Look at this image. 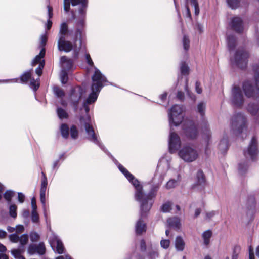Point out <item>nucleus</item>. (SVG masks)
I'll list each match as a JSON object with an SVG mask.
<instances>
[{
    "label": "nucleus",
    "instance_id": "nucleus-60",
    "mask_svg": "<svg viewBox=\"0 0 259 259\" xmlns=\"http://www.w3.org/2000/svg\"><path fill=\"white\" fill-rule=\"evenodd\" d=\"M25 196L24 194H23L22 193H18V201L20 203H23L24 201Z\"/></svg>",
    "mask_w": 259,
    "mask_h": 259
},
{
    "label": "nucleus",
    "instance_id": "nucleus-1",
    "mask_svg": "<svg viewBox=\"0 0 259 259\" xmlns=\"http://www.w3.org/2000/svg\"><path fill=\"white\" fill-rule=\"evenodd\" d=\"M70 3L73 6L80 4L78 14L73 10L71 11L72 18L76 20L75 23V40L74 45L69 41L66 40V37L59 38L58 48L59 51L69 52L74 49L75 55H77L81 47L83 38L85 35V20L87 0H64V10L68 12L70 10Z\"/></svg>",
    "mask_w": 259,
    "mask_h": 259
},
{
    "label": "nucleus",
    "instance_id": "nucleus-49",
    "mask_svg": "<svg viewBox=\"0 0 259 259\" xmlns=\"http://www.w3.org/2000/svg\"><path fill=\"white\" fill-rule=\"evenodd\" d=\"M240 250V246H236L234 247L233 253L232 256V259H238V253Z\"/></svg>",
    "mask_w": 259,
    "mask_h": 259
},
{
    "label": "nucleus",
    "instance_id": "nucleus-6",
    "mask_svg": "<svg viewBox=\"0 0 259 259\" xmlns=\"http://www.w3.org/2000/svg\"><path fill=\"white\" fill-rule=\"evenodd\" d=\"M250 54L249 51L245 48H238L235 52L231 59L232 62L238 67L245 68L248 62Z\"/></svg>",
    "mask_w": 259,
    "mask_h": 259
},
{
    "label": "nucleus",
    "instance_id": "nucleus-58",
    "mask_svg": "<svg viewBox=\"0 0 259 259\" xmlns=\"http://www.w3.org/2000/svg\"><path fill=\"white\" fill-rule=\"evenodd\" d=\"M85 58H86V60H87V62L88 64L91 66H93L94 63H93V61L92 60L91 57L89 54H87L85 55Z\"/></svg>",
    "mask_w": 259,
    "mask_h": 259
},
{
    "label": "nucleus",
    "instance_id": "nucleus-15",
    "mask_svg": "<svg viewBox=\"0 0 259 259\" xmlns=\"http://www.w3.org/2000/svg\"><path fill=\"white\" fill-rule=\"evenodd\" d=\"M29 79L30 80L31 88H32L33 90L36 91L39 87V83L38 82V80L39 79V77H38L36 80L34 78H31V73L30 71L25 72L21 76V81L23 83L27 82Z\"/></svg>",
    "mask_w": 259,
    "mask_h": 259
},
{
    "label": "nucleus",
    "instance_id": "nucleus-28",
    "mask_svg": "<svg viewBox=\"0 0 259 259\" xmlns=\"http://www.w3.org/2000/svg\"><path fill=\"white\" fill-rule=\"evenodd\" d=\"M24 250L23 249H17L12 250L11 252L15 258L21 259V258H24L22 256V254L24 252Z\"/></svg>",
    "mask_w": 259,
    "mask_h": 259
},
{
    "label": "nucleus",
    "instance_id": "nucleus-40",
    "mask_svg": "<svg viewBox=\"0 0 259 259\" xmlns=\"http://www.w3.org/2000/svg\"><path fill=\"white\" fill-rule=\"evenodd\" d=\"M36 248L37 249V251L38 254L42 255L45 253L46 248L43 243L41 242L38 245H36Z\"/></svg>",
    "mask_w": 259,
    "mask_h": 259
},
{
    "label": "nucleus",
    "instance_id": "nucleus-46",
    "mask_svg": "<svg viewBox=\"0 0 259 259\" xmlns=\"http://www.w3.org/2000/svg\"><path fill=\"white\" fill-rule=\"evenodd\" d=\"M170 245V241L168 239H162L160 241V246L164 249H167Z\"/></svg>",
    "mask_w": 259,
    "mask_h": 259
},
{
    "label": "nucleus",
    "instance_id": "nucleus-50",
    "mask_svg": "<svg viewBox=\"0 0 259 259\" xmlns=\"http://www.w3.org/2000/svg\"><path fill=\"white\" fill-rule=\"evenodd\" d=\"M183 47L185 50H187L189 48L190 41L188 38L186 36H184L183 40Z\"/></svg>",
    "mask_w": 259,
    "mask_h": 259
},
{
    "label": "nucleus",
    "instance_id": "nucleus-56",
    "mask_svg": "<svg viewBox=\"0 0 259 259\" xmlns=\"http://www.w3.org/2000/svg\"><path fill=\"white\" fill-rule=\"evenodd\" d=\"M158 253L156 251H152L149 254L150 257L151 259H155L158 257Z\"/></svg>",
    "mask_w": 259,
    "mask_h": 259
},
{
    "label": "nucleus",
    "instance_id": "nucleus-63",
    "mask_svg": "<svg viewBox=\"0 0 259 259\" xmlns=\"http://www.w3.org/2000/svg\"><path fill=\"white\" fill-rule=\"evenodd\" d=\"M247 165H245L244 167V166H243V165L241 163H240L239 164V170L240 172H243L244 171H245L247 169Z\"/></svg>",
    "mask_w": 259,
    "mask_h": 259
},
{
    "label": "nucleus",
    "instance_id": "nucleus-12",
    "mask_svg": "<svg viewBox=\"0 0 259 259\" xmlns=\"http://www.w3.org/2000/svg\"><path fill=\"white\" fill-rule=\"evenodd\" d=\"M45 55V49L42 48L39 54L37 55L32 61L31 64L35 66L37 64H39L38 67L35 69V72L38 76H40L42 74V70L44 67L45 61L43 58Z\"/></svg>",
    "mask_w": 259,
    "mask_h": 259
},
{
    "label": "nucleus",
    "instance_id": "nucleus-38",
    "mask_svg": "<svg viewBox=\"0 0 259 259\" xmlns=\"http://www.w3.org/2000/svg\"><path fill=\"white\" fill-rule=\"evenodd\" d=\"M206 105L204 103H200L197 106V110L201 116H203L205 114Z\"/></svg>",
    "mask_w": 259,
    "mask_h": 259
},
{
    "label": "nucleus",
    "instance_id": "nucleus-39",
    "mask_svg": "<svg viewBox=\"0 0 259 259\" xmlns=\"http://www.w3.org/2000/svg\"><path fill=\"white\" fill-rule=\"evenodd\" d=\"M187 2H189L191 5L194 7L195 9V14L196 15H197L199 13V8L198 6V4L197 0H187Z\"/></svg>",
    "mask_w": 259,
    "mask_h": 259
},
{
    "label": "nucleus",
    "instance_id": "nucleus-27",
    "mask_svg": "<svg viewBox=\"0 0 259 259\" xmlns=\"http://www.w3.org/2000/svg\"><path fill=\"white\" fill-rule=\"evenodd\" d=\"M60 131L62 136L66 139L69 136V127L66 124H62L60 126Z\"/></svg>",
    "mask_w": 259,
    "mask_h": 259
},
{
    "label": "nucleus",
    "instance_id": "nucleus-22",
    "mask_svg": "<svg viewBox=\"0 0 259 259\" xmlns=\"http://www.w3.org/2000/svg\"><path fill=\"white\" fill-rule=\"evenodd\" d=\"M51 244L52 247L56 245V251L59 254H62L63 253L64 249L63 244L57 237H55L54 240L51 242Z\"/></svg>",
    "mask_w": 259,
    "mask_h": 259
},
{
    "label": "nucleus",
    "instance_id": "nucleus-29",
    "mask_svg": "<svg viewBox=\"0 0 259 259\" xmlns=\"http://www.w3.org/2000/svg\"><path fill=\"white\" fill-rule=\"evenodd\" d=\"M247 110L251 114L255 115L258 110V107L256 104H249L248 105Z\"/></svg>",
    "mask_w": 259,
    "mask_h": 259
},
{
    "label": "nucleus",
    "instance_id": "nucleus-11",
    "mask_svg": "<svg viewBox=\"0 0 259 259\" xmlns=\"http://www.w3.org/2000/svg\"><path fill=\"white\" fill-rule=\"evenodd\" d=\"M181 144V141L179 135L172 132L170 129L169 137V149L171 153H174L178 150Z\"/></svg>",
    "mask_w": 259,
    "mask_h": 259
},
{
    "label": "nucleus",
    "instance_id": "nucleus-9",
    "mask_svg": "<svg viewBox=\"0 0 259 259\" xmlns=\"http://www.w3.org/2000/svg\"><path fill=\"white\" fill-rule=\"evenodd\" d=\"M258 153L257 140L255 137H253L247 149L244 151V154L246 158L254 160L257 156Z\"/></svg>",
    "mask_w": 259,
    "mask_h": 259
},
{
    "label": "nucleus",
    "instance_id": "nucleus-31",
    "mask_svg": "<svg viewBox=\"0 0 259 259\" xmlns=\"http://www.w3.org/2000/svg\"><path fill=\"white\" fill-rule=\"evenodd\" d=\"M58 116L60 119L68 118V114L66 111L61 108H58L57 110Z\"/></svg>",
    "mask_w": 259,
    "mask_h": 259
},
{
    "label": "nucleus",
    "instance_id": "nucleus-13",
    "mask_svg": "<svg viewBox=\"0 0 259 259\" xmlns=\"http://www.w3.org/2000/svg\"><path fill=\"white\" fill-rule=\"evenodd\" d=\"M232 102L236 106H241L244 102L243 96L240 88L234 87L232 90Z\"/></svg>",
    "mask_w": 259,
    "mask_h": 259
},
{
    "label": "nucleus",
    "instance_id": "nucleus-30",
    "mask_svg": "<svg viewBox=\"0 0 259 259\" xmlns=\"http://www.w3.org/2000/svg\"><path fill=\"white\" fill-rule=\"evenodd\" d=\"M171 202H166L162 205L160 209L163 212H168L171 209Z\"/></svg>",
    "mask_w": 259,
    "mask_h": 259
},
{
    "label": "nucleus",
    "instance_id": "nucleus-48",
    "mask_svg": "<svg viewBox=\"0 0 259 259\" xmlns=\"http://www.w3.org/2000/svg\"><path fill=\"white\" fill-rule=\"evenodd\" d=\"M37 250L36 245H30L28 248V252L30 254H33L34 253H37Z\"/></svg>",
    "mask_w": 259,
    "mask_h": 259
},
{
    "label": "nucleus",
    "instance_id": "nucleus-41",
    "mask_svg": "<svg viewBox=\"0 0 259 259\" xmlns=\"http://www.w3.org/2000/svg\"><path fill=\"white\" fill-rule=\"evenodd\" d=\"M15 193L14 191L7 190L4 194L5 199L9 202H10L11 198L13 197Z\"/></svg>",
    "mask_w": 259,
    "mask_h": 259
},
{
    "label": "nucleus",
    "instance_id": "nucleus-55",
    "mask_svg": "<svg viewBox=\"0 0 259 259\" xmlns=\"http://www.w3.org/2000/svg\"><path fill=\"white\" fill-rule=\"evenodd\" d=\"M249 259H255L253 248L251 246L249 247Z\"/></svg>",
    "mask_w": 259,
    "mask_h": 259
},
{
    "label": "nucleus",
    "instance_id": "nucleus-47",
    "mask_svg": "<svg viewBox=\"0 0 259 259\" xmlns=\"http://www.w3.org/2000/svg\"><path fill=\"white\" fill-rule=\"evenodd\" d=\"M54 92L58 97H61L64 95V93L62 89L59 87H55L54 88Z\"/></svg>",
    "mask_w": 259,
    "mask_h": 259
},
{
    "label": "nucleus",
    "instance_id": "nucleus-36",
    "mask_svg": "<svg viewBox=\"0 0 259 259\" xmlns=\"http://www.w3.org/2000/svg\"><path fill=\"white\" fill-rule=\"evenodd\" d=\"M178 184V181L174 179L170 180L166 184L165 187L167 189H170L175 188Z\"/></svg>",
    "mask_w": 259,
    "mask_h": 259
},
{
    "label": "nucleus",
    "instance_id": "nucleus-43",
    "mask_svg": "<svg viewBox=\"0 0 259 259\" xmlns=\"http://www.w3.org/2000/svg\"><path fill=\"white\" fill-rule=\"evenodd\" d=\"M17 207L15 205H11L9 208L10 214L13 218H16L17 217Z\"/></svg>",
    "mask_w": 259,
    "mask_h": 259
},
{
    "label": "nucleus",
    "instance_id": "nucleus-45",
    "mask_svg": "<svg viewBox=\"0 0 259 259\" xmlns=\"http://www.w3.org/2000/svg\"><path fill=\"white\" fill-rule=\"evenodd\" d=\"M28 241V236L27 235L23 234L20 237H19V240L20 244L22 245L26 244Z\"/></svg>",
    "mask_w": 259,
    "mask_h": 259
},
{
    "label": "nucleus",
    "instance_id": "nucleus-34",
    "mask_svg": "<svg viewBox=\"0 0 259 259\" xmlns=\"http://www.w3.org/2000/svg\"><path fill=\"white\" fill-rule=\"evenodd\" d=\"M47 187H41L40 190V201L43 204L44 206L45 205L46 201V191Z\"/></svg>",
    "mask_w": 259,
    "mask_h": 259
},
{
    "label": "nucleus",
    "instance_id": "nucleus-21",
    "mask_svg": "<svg viewBox=\"0 0 259 259\" xmlns=\"http://www.w3.org/2000/svg\"><path fill=\"white\" fill-rule=\"evenodd\" d=\"M167 222L169 227L176 229L178 230L181 227L180 219L176 217L168 218Z\"/></svg>",
    "mask_w": 259,
    "mask_h": 259
},
{
    "label": "nucleus",
    "instance_id": "nucleus-26",
    "mask_svg": "<svg viewBox=\"0 0 259 259\" xmlns=\"http://www.w3.org/2000/svg\"><path fill=\"white\" fill-rule=\"evenodd\" d=\"M202 238L203 239L204 244L205 245H208L210 242V239L212 236V232L210 230L204 231L202 235Z\"/></svg>",
    "mask_w": 259,
    "mask_h": 259
},
{
    "label": "nucleus",
    "instance_id": "nucleus-23",
    "mask_svg": "<svg viewBox=\"0 0 259 259\" xmlns=\"http://www.w3.org/2000/svg\"><path fill=\"white\" fill-rule=\"evenodd\" d=\"M69 34L68 26L66 23H62L60 27L59 32V38L66 37V35Z\"/></svg>",
    "mask_w": 259,
    "mask_h": 259
},
{
    "label": "nucleus",
    "instance_id": "nucleus-62",
    "mask_svg": "<svg viewBox=\"0 0 259 259\" xmlns=\"http://www.w3.org/2000/svg\"><path fill=\"white\" fill-rule=\"evenodd\" d=\"M200 83L197 81L195 84V89L196 91L198 94H201L202 93V89L200 88Z\"/></svg>",
    "mask_w": 259,
    "mask_h": 259
},
{
    "label": "nucleus",
    "instance_id": "nucleus-37",
    "mask_svg": "<svg viewBox=\"0 0 259 259\" xmlns=\"http://www.w3.org/2000/svg\"><path fill=\"white\" fill-rule=\"evenodd\" d=\"M61 81L63 84L67 83L68 81V74L67 71L62 70L60 73Z\"/></svg>",
    "mask_w": 259,
    "mask_h": 259
},
{
    "label": "nucleus",
    "instance_id": "nucleus-10",
    "mask_svg": "<svg viewBox=\"0 0 259 259\" xmlns=\"http://www.w3.org/2000/svg\"><path fill=\"white\" fill-rule=\"evenodd\" d=\"M183 130L185 134L190 139H195L198 135V130L193 121L191 120L186 121L183 125Z\"/></svg>",
    "mask_w": 259,
    "mask_h": 259
},
{
    "label": "nucleus",
    "instance_id": "nucleus-53",
    "mask_svg": "<svg viewBox=\"0 0 259 259\" xmlns=\"http://www.w3.org/2000/svg\"><path fill=\"white\" fill-rule=\"evenodd\" d=\"M32 221L34 223H36L38 221V215L36 210L32 211Z\"/></svg>",
    "mask_w": 259,
    "mask_h": 259
},
{
    "label": "nucleus",
    "instance_id": "nucleus-3",
    "mask_svg": "<svg viewBox=\"0 0 259 259\" xmlns=\"http://www.w3.org/2000/svg\"><path fill=\"white\" fill-rule=\"evenodd\" d=\"M118 167L120 171L135 187V199L137 201L141 203V218L136 224V233L141 234L146 231V228L145 223L142 220V218L146 215V213L148 212L151 208L152 205V199L156 196V192L159 188V186L153 187L149 194L145 195L143 193L142 187L139 184V182L138 180L121 164H119Z\"/></svg>",
    "mask_w": 259,
    "mask_h": 259
},
{
    "label": "nucleus",
    "instance_id": "nucleus-20",
    "mask_svg": "<svg viewBox=\"0 0 259 259\" xmlns=\"http://www.w3.org/2000/svg\"><path fill=\"white\" fill-rule=\"evenodd\" d=\"M185 242L182 237L178 236L175 241V246L178 251H183L185 247Z\"/></svg>",
    "mask_w": 259,
    "mask_h": 259
},
{
    "label": "nucleus",
    "instance_id": "nucleus-24",
    "mask_svg": "<svg viewBox=\"0 0 259 259\" xmlns=\"http://www.w3.org/2000/svg\"><path fill=\"white\" fill-rule=\"evenodd\" d=\"M227 45L230 51L235 48L236 44V38L234 35H228L227 38Z\"/></svg>",
    "mask_w": 259,
    "mask_h": 259
},
{
    "label": "nucleus",
    "instance_id": "nucleus-33",
    "mask_svg": "<svg viewBox=\"0 0 259 259\" xmlns=\"http://www.w3.org/2000/svg\"><path fill=\"white\" fill-rule=\"evenodd\" d=\"M203 132L204 133V136H205L206 138L208 139L210 137L211 134L210 130L208 127V125L207 122L204 121V125L203 127Z\"/></svg>",
    "mask_w": 259,
    "mask_h": 259
},
{
    "label": "nucleus",
    "instance_id": "nucleus-57",
    "mask_svg": "<svg viewBox=\"0 0 259 259\" xmlns=\"http://www.w3.org/2000/svg\"><path fill=\"white\" fill-rule=\"evenodd\" d=\"M40 39H41V42H40L41 46L44 47L46 45L47 40V35L46 34L42 35L41 36Z\"/></svg>",
    "mask_w": 259,
    "mask_h": 259
},
{
    "label": "nucleus",
    "instance_id": "nucleus-35",
    "mask_svg": "<svg viewBox=\"0 0 259 259\" xmlns=\"http://www.w3.org/2000/svg\"><path fill=\"white\" fill-rule=\"evenodd\" d=\"M227 2L232 9H236L239 6L240 0H227Z\"/></svg>",
    "mask_w": 259,
    "mask_h": 259
},
{
    "label": "nucleus",
    "instance_id": "nucleus-2",
    "mask_svg": "<svg viewBox=\"0 0 259 259\" xmlns=\"http://www.w3.org/2000/svg\"><path fill=\"white\" fill-rule=\"evenodd\" d=\"M94 68L95 72L92 77V93L90 94L88 98L84 103L83 106L86 114L80 117V124L81 128H83L85 130L87 134V138L90 141L98 145L101 147V143L98 139V136L95 133L93 129L91 118L88 114L90 109L87 104H92L96 101L99 92L104 84L107 85L105 83L107 81L106 77L103 75L100 71L96 67Z\"/></svg>",
    "mask_w": 259,
    "mask_h": 259
},
{
    "label": "nucleus",
    "instance_id": "nucleus-54",
    "mask_svg": "<svg viewBox=\"0 0 259 259\" xmlns=\"http://www.w3.org/2000/svg\"><path fill=\"white\" fill-rule=\"evenodd\" d=\"M215 214H216V212L214 211L207 212L205 213V219L210 220L212 217H213L215 215Z\"/></svg>",
    "mask_w": 259,
    "mask_h": 259
},
{
    "label": "nucleus",
    "instance_id": "nucleus-19",
    "mask_svg": "<svg viewBox=\"0 0 259 259\" xmlns=\"http://www.w3.org/2000/svg\"><path fill=\"white\" fill-rule=\"evenodd\" d=\"M169 168V162L168 160L164 158H161L158 164V170L161 171L163 174L168 170Z\"/></svg>",
    "mask_w": 259,
    "mask_h": 259
},
{
    "label": "nucleus",
    "instance_id": "nucleus-8",
    "mask_svg": "<svg viewBox=\"0 0 259 259\" xmlns=\"http://www.w3.org/2000/svg\"><path fill=\"white\" fill-rule=\"evenodd\" d=\"M246 119L245 116L241 113L234 115L231 119V129L236 134L242 132L246 127Z\"/></svg>",
    "mask_w": 259,
    "mask_h": 259
},
{
    "label": "nucleus",
    "instance_id": "nucleus-64",
    "mask_svg": "<svg viewBox=\"0 0 259 259\" xmlns=\"http://www.w3.org/2000/svg\"><path fill=\"white\" fill-rule=\"evenodd\" d=\"M56 259H72V258L71 257V256L67 254L65 256H63V255L59 256L56 257Z\"/></svg>",
    "mask_w": 259,
    "mask_h": 259
},
{
    "label": "nucleus",
    "instance_id": "nucleus-51",
    "mask_svg": "<svg viewBox=\"0 0 259 259\" xmlns=\"http://www.w3.org/2000/svg\"><path fill=\"white\" fill-rule=\"evenodd\" d=\"M10 241L13 243H17L19 240V237L17 234H13L9 235Z\"/></svg>",
    "mask_w": 259,
    "mask_h": 259
},
{
    "label": "nucleus",
    "instance_id": "nucleus-52",
    "mask_svg": "<svg viewBox=\"0 0 259 259\" xmlns=\"http://www.w3.org/2000/svg\"><path fill=\"white\" fill-rule=\"evenodd\" d=\"M39 239V235L36 232H32L30 234V239L32 242H36Z\"/></svg>",
    "mask_w": 259,
    "mask_h": 259
},
{
    "label": "nucleus",
    "instance_id": "nucleus-44",
    "mask_svg": "<svg viewBox=\"0 0 259 259\" xmlns=\"http://www.w3.org/2000/svg\"><path fill=\"white\" fill-rule=\"evenodd\" d=\"M181 71L182 74L184 75H187L189 73V67L184 62L182 63L181 64Z\"/></svg>",
    "mask_w": 259,
    "mask_h": 259
},
{
    "label": "nucleus",
    "instance_id": "nucleus-42",
    "mask_svg": "<svg viewBox=\"0 0 259 259\" xmlns=\"http://www.w3.org/2000/svg\"><path fill=\"white\" fill-rule=\"evenodd\" d=\"M71 137L73 139H76L78 137V131L76 127L74 125L71 126L70 128Z\"/></svg>",
    "mask_w": 259,
    "mask_h": 259
},
{
    "label": "nucleus",
    "instance_id": "nucleus-7",
    "mask_svg": "<svg viewBox=\"0 0 259 259\" xmlns=\"http://www.w3.org/2000/svg\"><path fill=\"white\" fill-rule=\"evenodd\" d=\"M179 157L186 162H192L198 157L199 153L194 148L186 146H184L179 151Z\"/></svg>",
    "mask_w": 259,
    "mask_h": 259
},
{
    "label": "nucleus",
    "instance_id": "nucleus-5",
    "mask_svg": "<svg viewBox=\"0 0 259 259\" xmlns=\"http://www.w3.org/2000/svg\"><path fill=\"white\" fill-rule=\"evenodd\" d=\"M184 108L179 105L173 106L168 111V118L170 127L178 126L184 119Z\"/></svg>",
    "mask_w": 259,
    "mask_h": 259
},
{
    "label": "nucleus",
    "instance_id": "nucleus-32",
    "mask_svg": "<svg viewBox=\"0 0 259 259\" xmlns=\"http://www.w3.org/2000/svg\"><path fill=\"white\" fill-rule=\"evenodd\" d=\"M48 16H49V20H48L47 25V28L48 30H49L51 26H52V21L50 20V19L52 18L53 16V10L51 7L50 6H48Z\"/></svg>",
    "mask_w": 259,
    "mask_h": 259
},
{
    "label": "nucleus",
    "instance_id": "nucleus-25",
    "mask_svg": "<svg viewBox=\"0 0 259 259\" xmlns=\"http://www.w3.org/2000/svg\"><path fill=\"white\" fill-rule=\"evenodd\" d=\"M228 148V141L227 138H223L219 144V148L222 152L226 151Z\"/></svg>",
    "mask_w": 259,
    "mask_h": 259
},
{
    "label": "nucleus",
    "instance_id": "nucleus-59",
    "mask_svg": "<svg viewBox=\"0 0 259 259\" xmlns=\"http://www.w3.org/2000/svg\"><path fill=\"white\" fill-rule=\"evenodd\" d=\"M15 229L16 232L18 233L23 232L24 230V228L23 225H18L16 226Z\"/></svg>",
    "mask_w": 259,
    "mask_h": 259
},
{
    "label": "nucleus",
    "instance_id": "nucleus-16",
    "mask_svg": "<svg viewBox=\"0 0 259 259\" xmlns=\"http://www.w3.org/2000/svg\"><path fill=\"white\" fill-rule=\"evenodd\" d=\"M205 185V179L204 174L201 170H199L197 173L196 182L193 188L197 190H202L204 189Z\"/></svg>",
    "mask_w": 259,
    "mask_h": 259
},
{
    "label": "nucleus",
    "instance_id": "nucleus-18",
    "mask_svg": "<svg viewBox=\"0 0 259 259\" xmlns=\"http://www.w3.org/2000/svg\"><path fill=\"white\" fill-rule=\"evenodd\" d=\"M60 63L62 70H65V71L71 69L73 67L72 60L66 56L61 57Z\"/></svg>",
    "mask_w": 259,
    "mask_h": 259
},
{
    "label": "nucleus",
    "instance_id": "nucleus-4",
    "mask_svg": "<svg viewBox=\"0 0 259 259\" xmlns=\"http://www.w3.org/2000/svg\"><path fill=\"white\" fill-rule=\"evenodd\" d=\"M253 70L255 73L254 81L251 82L250 81H245L243 85V88L245 95L247 97L254 98H259V65L253 66Z\"/></svg>",
    "mask_w": 259,
    "mask_h": 259
},
{
    "label": "nucleus",
    "instance_id": "nucleus-14",
    "mask_svg": "<svg viewBox=\"0 0 259 259\" xmlns=\"http://www.w3.org/2000/svg\"><path fill=\"white\" fill-rule=\"evenodd\" d=\"M82 92V89L80 87H76L71 91L70 100L72 102V105L75 107V110L76 109L77 104L81 99Z\"/></svg>",
    "mask_w": 259,
    "mask_h": 259
},
{
    "label": "nucleus",
    "instance_id": "nucleus-17",
    "mask_svg": "<svg viewBox=\"0 0 259 259\" xmlns=\"http://www.w3.org/2000/svg\"><path fill=\"white\" fill-rule=\"evenodd\" d=\"M230 25L236 32H241L243 30V26L242 21L239 17H236L232 18Z\"/></svg>",
    "mask_w": 259,
    "mask_h": 259
},
{
    "label": "nucleus",
    "instance_id": "nucleus-61",
    "mask_svg": "<svg viewBox=\"0 0 259 259\" xmlns=\"http://www.w3.org/2000/svg\"><path fill=\"white\" fill-rule=\"evenodd\" d=\"M31 206L32 208V210H36L37 209V206H36V203L35 198H33L31 199Z\"/></svg>",
    "mask_w": 259,
    "mask_h": 259
}]
</instances>
